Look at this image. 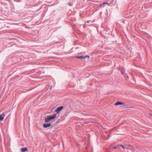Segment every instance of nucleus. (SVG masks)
Instances as JSON below:
<instances>
[{"instance_id": "1", "label": "nucleus", "mask_w": 152, "mask_h": 152, "mask_svg": "<svg viewBox=\"0 0 152 152\" xmlns=\"http://www.w3.org/2000/svg\"><path fill=\"white\" fill-rule=\"evenodd\" d=\"M56 117V115L54 114L53 115H49L45 119V121L46 122H48L54 119Z\"/></svg>"}, {"instance_id": "2", "label": "nucleus", "mask_w": 152, "mask_h": 152, "mask_svg": "<svg viewBox=\"0 0 152 152\" xmlns=\"http://www.w3.org/2000/svg\"><path fill=\"white\" fill-rule=\"evenodd\" d=\"M64 108V107L60 106L57 108L55 110V111L57 113H58L61 110Z\"/></svg>"}, {"instance_id": "3", "label": "nucleus", "mask_w": 152, "mask_h": 152, "mask_svg": "<svg viewBox=\"0 0 152 152\" xmlns=\"http://www.w3.org/2000/svg\"><path fill=\"white\" fill-rule=\"evenodd\" d=\"M87 57H88V58H89V56H87V55H86V56H76L75 57L76 58H80V59H84V58H86Z\"/></svg>"}, {"instance_id": "4", "label": "nucleus", "mask_w": 152, "mask_h": 152, "mask_svg": "<svg viewBox=\"0 0 152 152\" xmlns=\"http://www.w3.org/2000/svg\"><path fill=\"white\" fill-rule=\"evenodd\" d=\"M117 69L121 72L122 74H124V68H121L120 67H118Z\"/></svg>"}, {"instance_id": "5", "label": "nucleus", "mask_w": 152, "mask_h": 152, "mask_svg": "<svg viewBox=\"0 0 152 152\" xmlns=\"http://www.w3.org/2000/svg\"><path fill=\"white\" fill-rule=\"evenodd\" d=\"M51 125L50 123L49 124H44L43 125V127L44 128H46L48 127H50Z\"/></svg>"}, {"instance_id": "6", "label": "nucleus", "mask_w": 152, "mask_h": 152, "mask_svg": "<svg viewBox=\"0 0 152 152\" xmlns=\"http://www.w3.org/2000/svg\"><path fill=\"white\" fill-rule=\"evenodd\" d=\"M3 115L4 116L5 115V114L4 113H3L2 114H1L0 115V121H2L4 119V117L3 116Z\"/></svg>"}, {"instance_id": "7", "label": "nucleus", "mask_w": 152, "mask_h": 152, "mask_svg": "<svg viewBox=\"0 0 152 152\" xmlns=\"http://www.w3.org/2000/svg\"><path fill=\"white\" fill-rule=\"evenodd\" d=\"M124 104L122 102H117L115 104V105L116 106V105H119Z\"/></svg>"}, {"instance_id": "8", "label": "nucleus", "mask_w": 152, "mask_h": 152, "mask_svg": "<svg viewBox=\"0 0 152 152\" xmlns=\"http://www.w3.org/2000/svg\"><path fill=\"white\" fill-rule=\"evenodd\" d=\"M28 150V149L26 148H23L21 149V151L23 152L27 151Z\"/></svg>"}, {"instance_id": "9", "label": "nucleus", "mask_w": 152, "mask_h": 152, "mask_svg": "<svg viewBox=\"0 0 152 152\" xmlns=\"http://www.w3.org/2000/svg\"><path fill=\"white\" fill-rule=\"evenodd\" d=\"M105 4H107L108 6H109V4L107 2H104V3H103L102 4H100V6L101 7H102L103 5H104Z\"/></svg>"}, {"instance_id": "10", "label": "nucleus", "mask_w": 152, "mask_h": 152, "mask_svg": "<svg viewBox=\"0 0 152 152\" xmlns=\"http://www.w3.org/2000/svg\"><path fill=\"white\" fill-rule=\"evenodd\" d=\"M120 145H117L116 146H114L113 147V149H116V148H119L120 147Z\"/></svg>"}, {"instance_id": "11", "label": "nucleus", "mask_w": 152, "mask_h": 152, "mask_svg": "<svg viewBox=\"0 0 152 152\" xmlns=\"http://www.w3.org/2000/svg\"><path fill=\"white\" fill-rule=\"evenodd\" d=\"M120 145V147H121L124 149H125L126 148L124 145Z\"/></svg>"}, {"instance_id": "12", "label": "nucleus", "mask_w": 152, "mask_h": 152, "mask_svg": "<svg viewBox=\"0 0 152 152\" xmlns=\"http://www.w3.org/2000/svg\"><path fill=\"white\" fill-rule=\"evenodd\" d=\"M127 78L128 79H129V77H128V76H127Z\"/></svg>"}, {"instance_id": "13", "label": "nucleus", "mask_w": 152, "mask_h": 152, "mask_svg": "<svg viewBox=\"0 0 152 152\" xmlns=\"http://www.w3.org/2000/svg\"><path fill=\"white\" fill-rule=\"evenodd\" d=\"M69 5L70 6H71V4H69Z\"/></svg>"}, {"instance_id": "14", "label": "nucleus", "mask_w": 152, "mask_h": 152, "mask_svg": "<svg viewBox=\"0 0 152 152\" xmlns=\"http://www.w3.org/2000/svg\"><path fill=\"white\" fill-rule=\"evenodd\" d=\"M151 116H152V114H151Z\"/></svg>"}]
</instances>
